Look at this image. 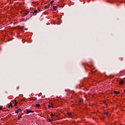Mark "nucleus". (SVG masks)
<instances>
[{
	"mask_svg": "<svg viewBox=\"0 0 125 125\" xmlns=\"http://www.w3.org/2000/svg\"><path fill=\"white\" fill-rule=\"evenodd\" d=\"M21 112V108H18L17 110L15 111L16 114H18V113H20Z\"/></svg>",
	"mask_w": 125,
	"mask_h": 125,
	"instance_id": "obj_3",
	"label": "nucleus"
},
{
	"mask_svg": "<svg viewBox=\"0 0 125 125\" xmlns=\"http://www.w3.org/2000/svg\"><path fill=\"white\" fill-rule=\"evenodd\" d=\"M10 107H11V108H13L12 103H10V104L8 105V108H10Z\"/></svg>",
	"mask_w": 125,
	"mask_h": 125,
	"instance_id": "obj_8",
	"label": "nucleus"
},
{
	"mask_svg": "<svg viewBox=\"0 0 125 125\" xmlns=\"http://www.w3.org/2000/svg\"><path fill=\"white\" fill-rule=\"evenodd\" d=\"M125 83V81L124 80H122L120 82L119 84L120 85H123Z\"/></svg>",
	"mask_w": 125,
	"mask_h": 125,
	"instance_id": "obj_4",
	"label": "nucleus"
},
{
	"mask_svg": "<svg viewBox=\"0 0 125 125\" xmlns=\"http://www.w3.org/2000/svg\"><path fill=\"white\" fill-rule=\"evenodd\" d=\"M26 112H27V114H29V113H34L35 111L31 109L30 110L27 109Z\"/></svg>",
	"mask_w": 125,
	"mask_h": 125,
	"instance_id": "obj_1",
	"label": "nucleus"
},
{
	"mask_svg": "<svg viewBox=\"0 0 125 125\" xmlns=\"http://www.w3.org/2000/svg\"><path fill=\"white\" fill-rule=\"evenodd\" d=\"M104 114L105 115H108V114H109V113L108 112H104Z\"/></svg>",
	"mask_w": 125,
	"mask_h": 125,
	"instance_id": "obj_14",
	"label": "nucleus"
},
{
	"mask_svg": "<svg viewBox=\"0 0 125 125\" xmlns=\"http://www.w3.org/2000/svg\"><path fill=\"white\" fill-rule=\"evenodd\" d=\"M53 2H54V0H52L50 2V3L52 4V3H53Z\"/></svg>",
	"mask_w": 125,
	"mask_h": 125,
	"instance_id": "obj_16",
	"label": "nucleus"
},
{
	"mask_svg": "<svg viewBox=\"0 0 125 125\" xmlns=\"http://www.w3.org/2000/svg\"><path fill=\"white\" fill-rule=\"evenodd\" d=\"M14 102H15V103H17V102L16 100H15L14 101Z\"/></svg>",
	"mask_w": 125,
	"mask_h": 125,
	"instance_id": "obj_17",
	"label": "nucleus"
},
{
	"mask_svg": "<svg viewBox=\"0 0 125 125\" xmlns=\"http://www.w3.org/2000/svg\"><path fill=\"white\" fill-rule=\"evenodd\" d=\"M50 6V4L48 3L47 5L44 6L45 9H48V8H49V7Z\"/></svg>",
	"mask_w": 125,
	"mask_h": 125,
	"instance_id": "obj_2",
	"label": "nucleus"
},
{
	"mask_svg": "<svg viewBox=\"0 0 125 125\" xmlns=\"http://www.w3.org/2000/svg\"><path fill=\"white\" fill-rule=\"evenodd\" d=\"M38 11H41V10L39 9Z\"/></svg>",
	"mask_w": 125,
	"mask_h": 125,
	"instance_id": "obj_21",
	"label": "nucleus"
},
{
	"mask_svg": "<svg viewBox=\"0 0 125 125\" xmlns=\"http://www.w3.org/2000/svg\"><path fill=\"white\" fill-rule=\"evenodd\" d=\"M2 109V107H0V110H1Z\"/></svg>",
	"mask_w": 125,
	"mask_h": 125,
	"instance_id": "obj_20",
	"label": "nucleus"
},
{
	"mask_svg": "<svg viewBox=\"0 0 125 125\" xmlns=\"http://www.w3.org/2000/svg\"><path fill=\"white\" fill-rule=\"evenodd\" d=\"M36 107H41V104H35Z\"/></svg>",
	"mask_w": 125,
	"mask_h": 125,
	"instance_id": "obj_9",
	"label": "nucleus"
},
{
	"mask_svg": "<svg viewBox=\"0 0 125 125\" xmlns=\"http://www.w3.org/2000/svg\"><path fill=\"white\" fill-rule=\"evenodd\" d=\"M67 115H68V116H71V115H72V113L67 112Z\"/></svg>",
	"mask_w": 125,
	"mask_h": 125,
	"instance_id": "obj_12",
	"label": "nucleus"
},
{
	"mask_svg": "<svg viewBox=\"0 0 125 125\" xmlns=\"http://www.w3.org/2000/svg\"><path fill=\"white\" fill-rule=\"evenodd\" d=\"M17 104H18V103H15L14 104L15 106H17Z\"/></svg>",
	"mask_w": 125,
	"mask_h": 125,
	"instance_id": "obj_15",
	"label": "nucleus"
},
{
	"mask_svg": "<svg viewBox=\"0 0 125 125\" xmlns=\"http://www.w3.org/2000/svg\"><path fill=\"white\" fill-rule=\"evenodd\" d=\"M48 108H51V107L53 108V107H54V104H49L48 105Z\"/></svg>",
	"mask_w": 125,
	"mask_h": 125,
	"instance_id": "obj_6",
	"label": "nucleus"
},
{
	"mask_svg": "<svg viewBox=\"0 0 125 125\" xmlns=\"http://www.w3.org/2000/svg\"><path fill=\"white\" fill-rule=\"evenodd\" d=\"M39 13V11H38V10H36L34 12H33V15H36L37 13Z\"/></svg>",
	"mask_w": 125,
	"mask_h": 125,
	"instance_id": "obj_5",
	"label": "nucleus"
},
{
	"mask_svg": "<svg viewBox=\"0 0 125 125\" xmlns=\"http://www.w3.org/2000/svg\"><path fill=\"white\" fill-rule=\"evenodd\" d=\"M104 104H105L106 105H107V103H106V102H104Z\"/></svg>",
	"mask_w": 125,
	"mask_h": 125,
	"instance_id": "obj_19",
	"label": "nucleus"
},
{
	"mask_svg": "<svg viewBox=\"0 0 125 125\" xmlns=\"http://www.w3.org/2000/svg\"><path fill=\"white\" fill-rule=\"evenodd\" d=\"M20 119H22V115H20L19 118L17 119L18 121H19Z\"/></svg>",
	"mask_w": 125,
	"mask_h": 125,
	"instance_id": "obj_10",
	"label": "nucleus"
},
{
	"mask_svg": "<svg viewBox=\"0 0 125 125\" xmlns=\"http://www.w3.org/2000/svg\"><path fill=\"white\" fill-rule=\"evenodd\" d=\"M114 94H116V95H118V94H120V92H117V91H114Z\"/></svg>",
	"mask_w": 125,
	"mask_h": 125,
	"instance_id": "obj_7",
	"label": "nucleus"
},
{
	"mask_svg": "<svg viewBox=\"0 0 125 125\" xmlns=\"http://www.w3.org/2000/svg\"><path fill=\"white\" fill-rule=\"evenodd\" d=\"M53 8L54 10H57V6H54Z\"/></svg>",
	"mask_w": 125,
	"mask_h": 125,
	"instance_id": "obj_11",
	"label": "nucleus"
},
{
	"mask_svg": "<svg viewBox=\"0 0 125 125\" xmlns=\"http://www.w3.org/2000/svg\"><path fill=\"white\" fill-rule=\"evenodd\" d=\"M83 100H80V102H83Z\"/></svg>",
	"mask_w": 125,
	"mask_h": 125,
	"instance_id": "obj_18",
	"label": "nucleus"
},
{
	"mask_svg": "<svg viewBox=\"0 0 125 125\" xmlns=\"http://www.w3.org/2000/svg\"><path fill=\"white\" fill-rule=\"evenodd\" d=\"M50 116H51V117H55V115L53 114V113H51V114H50Z\"/></svg>",
	"mask_w": 125,
	"mask_h": 125,
	"instance_id": "obj_13",
	"label": "nucleus"
}]
</instances>
